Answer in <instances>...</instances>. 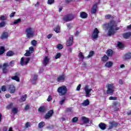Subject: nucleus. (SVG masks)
I'll return each instance as SVG.
<instances>
[{
    "label": "nucleus",
    "mask_w": 131,
    "mask_h": 131,
    "mask_svg": "<svg viewBox=\"0 0 131 131\" xmlns=\"http://www.w3.org/2000/svg\"><path fill=\"white\" fill-rule=\"evenodd\" d=\"M66 100V98L63 97V99L59 101L60 105H63V104H64V102H65Z\"/></svg>",
    "instance_id": "c03bdc74"
},
{
    "label": "nucleus",
    "mask_w": 131,
    "mask_h": 131,
    "mask_svg": "<svg viewBox=\"0 0 131 131\" xmlns=\"http://www.w3.org/2000/svg\"><path fill=\"white\" fill-rule=\"evenodd\" d=\"M68 51L69 53H72V48H69Z\"/></svg>",
    "instance_id": "774afa93"
},
{
    "label": "nucleus",
    "mask_w": 131,
    "mask_h": 131,
    "mask_svg": "<svg viewBox=\"0 0 131 131\" xmlns=\"http://www.w3.org/2000/svg\"><path fill=\"white\" fill-rule=\"evenodd\" d=\"M54 114V110H51L48 112L46 114L45 116V119H49V118H51L52 116H53V115Z\"/></svg>",
    "instance_id": "ddd939ff"
},
{
    "label": "nucleus",
    "mask_w": 131,
    "mask_h": 131,
    "mask_svg": "<svg viewBox=\"0 0 131 131\" xmlns=\"http://www.w3.org/2000/svg\"><path fill=\"white\" fill-rule=\"evenodd\" d=\"M1 91L2 92H6L7 91V86L6 85H2L1 86Z\"/></svg>",
    "instance_id": "a18cd8bd"
},
{
    "label": "nucleus",
    "mask_w": 131,
    "mask_h": 131,
    "mask_svg": "<svg viewBox=\"0 0 131 131\" xmlns=\"http://www.w3.org/2000/svg\"><path fill=\"white\" fill-rule=\"evenodd\" d=\"M13 103H10L9 105H8L6 107L7 109H12L13 108Z\"/></svg>",
    "instance_id": "de8ad7c7"
},
{
    "label": "nucleus",
    "mask_w": 131,
    "mask_h": 131,
    "mask_svg": "<svg viewBox=\"0 0 131 131\" xmlns=\"http://www.w3.org/2000/svg\"><path fill=\"white\" fill-rule=\"evenodd\" d=\"M20 22H21V18H18L14 21L13 24L14 25L18 24V23H20Z\"/></svg>",
    "instance_id": "79ce46f5"
},
{
    "label": "nucleus",
    "mask_w": 131,
    "mask_h": 131,
    "mask_svg": "<svg viewBox=\"0 0 131 131\" xmlns=\"http://www.w3.org/2000/svg\"><path fill=\"white\" fill-rule=\"evenodd\" d=\"M15 14H16V12H15L11 13L10 14V15H9L10 18L14 17V16H15Z\"/></svg>",
    "instance_id": "e2e57ef3"
},
{
    "label": "nucleus",
    "mask_w": 131,
    "mask_h": 131,
    "mask_svg": "<svg viewBox=\"0 0 131 131\" xmlns=\"http://www.w3.org/2000/svg\"><path fill=\"white\" fill-rule=\"evenodd\" d=\"M60 29L61 28L60 27V26H57L56 27L54 28V31H55L56 33H59L60 32Z\"/></svg>",
    "instance_id": "473e14b6"
},
{
    "label": "nucleus",
    "mask_w": 131,
    "mask_h": 131,
    "mask_svg": "<svg viewBox=\"0 0 131 131\" xmlns=\"http://www.w3.org/2000/svg\"><path fill=\"white\" fill-rule=\"evenodd\" d=\"M52 100H53V97H52V96L49 95L47 99L48 102H50V101H52Z\"/></svg>",
    "instance_id": "6e6d98bb"
},
{
    "label": "nucleus",
    "mask_w": 131,
    "mask_h": 131,
    "mask_svg": "<svg viewBox=\"0 0 131 131\" xmlns=\"http://www.w3.org/2000/svg\"><path fill=\"white\" fill-rule=\"evenodd\" d=\"M81 88V84H79L77 87V89H76V91H80V88Z\"/></svg>",
    "instance_id": "680f3d73"
},
{
    "label": "nucleus",
    "mask_w": 131,
    "mask_h": 131,
    "mask_svg": "<svg viewBox=\"0 0 131 131\" xmlns=\"http://www.w3.org/2000/svg\"><path fill=\"white\" fill-rule=\"evenodd\" d=\"M9 63H4L3 65L2 71L3 73L4 74H7L8 72H9V70L8 69V67H9Z\"/></svg>",
    "instance_id": "f8f14e48"
},
{
    "label": "nucleus",
    "mask_w": 131,
    "mask_h": 131,
    "mask_svg": "<svg viewBox=\"0 0 131 131\" xmlns=\"http://www.w3.org/2000/svg\"><path fill=\"white\" fill-rule=\"evenodd\" d=\"M6 52V49L4 46L0 47V55H3Z\"/></svg>",
    "instance_id": "2f4dec72"
},
{
    "label": "nucleus",
    "mask_w": 131,
    "mask_h": 131,
    "mask_svg": "<svg viewBox=\"0 0 131 131\" xmlns=\"http://www.w3.org/2000/svg\"><path fill=\"white\" fill-rule=\"evenodd\" d=\"M99 33H100V31H99L98 28H95L91 36L93 40H94V39H98V38L99 37Z\"/></svg>",
    "instance_id": "39448f33"
},
{
    "label": "nucleus",
    "mask_w": 131,
    "mask_h": 131,
    "mask_svg": "<svg viewBox=\"0 0 131 131\" xmlns=\"http://www.w3.org/2000/svg\"><path fill=\"white\" fill-rule=\"evenodd\" d=\"M77 121H78V118L77 117H75L72 119V122L75 123Z\"/></svg>",
    "instance_id": "ea45409f"
},
{
    "label": "nucleus",
    "mask_w": 131,
    "mask_h": 131,
    "mask_svg": "<svg viewBox=\"0 0 131 131\" xmlns=\"http://www.w3.org/2000/svg\"><path fill=\"white\" fill-rule=\"evenodd\" d=\"M84 90L85 92V97H90V95H91V92L93 91V89H89V85H86L85 86Z\"/></svg>",
    "instance_id": "2eb2a0df"
},
{
    "label": "nucleus",
    "mask_w": 131,
    "mask_h": 131,
    "mask_svg": "<svg viewBox=\"0 0 131 131\" xmlns=\"http://www.w3.org/2000/svg\"><path fill=\"white\" fill-rule=\"evenodd\" d=\"M5 97L7 98H11V95L9 94H6Z\"/></svg>",
    "instance_id": "69168bd1"
},
{
    "label": "nucleus",
    "mask_w": 131,
    "mask_h": 131,
    "mask_svg": "<svg viewBox=\"0 0 131 131\" xmlns=\"http://www.w3.org/2000/svg\"><path fill=\"white\" fill-rule=\"evenodd\" d=\"M68 28H69V29H71V24H68L67 25Z\"/></svg>",
    "instance_id": "338daca9"
},
{
    "label": "nucleus",
    "mask_w": 131,
    "mask_h": 131,
    "mask_svg": "<svg viewBox=\"0 0 131 131\" xmlns=\"http://www.w3.org/2000/svg\"><path fill=\"white\" fill-rule=\"evenodd\" d=\"M27 98V95L25 94V95H23L22 96H21L20 99H18V101L19 102H25Z\"/></svg>",
    "instance_id": "a878e982"
},
{
    "label": "nucleus",
    "mask_w": 131,
    "mask_h": 131,
    "mask_svg": "<svg viewBox=\"0 0 131 131\" xmlns=\"http://www.w3.org/2000/svg\"><path fill=\"white\" fill-rule=\"evenodd\" d=\"M105 67L110 68V67H112V66H113V62L112 61H108L105 63Z\"/></svg>",
    "instance_id": "c85d7f7f"
},
{
    "label": "nucleus",
    "mask_w": 131,
    "mask_h": 131,
    "mask_svg": "<svg viewBox=\"0 0 131 131\" xmlns=\"http://www.w3.org/2000/svg\"><path fill=\"white\" fill-rule=\"evenodd\" d=\"M81 119L84 124H88V123H90V119L89 118L82 117Z\"/></svg>",
    "instance_id": "412c9836"
},
{
    "label": "nucleus",
    "mask_w": 131,
    "mask_h": 131,
    "mask_svg": "<svg viewBox=\"0 0 131 131\" xmlns=\"http://www.w3.org/2000/svg\"><path fill=\"white\" fill-rule=\"evenodd\" d=\"M66 112H72V108H67L66 109Z\"/></svg>",
    "instance_id": "4d7b16f0"
},
{
    "label": "nucleus",
    "mask_w": 131,
    "mask_h": 131,
    "mask_svg": "<svg viewBox=\"0 0 131 131\" xmlns=\"http://www.w3.org/2000/svg\"><path fill=\"white\" fill-rule=\"evenodd\" d=\"M75 17V16L73 14H68L63 17V20L65 22H69L70 21H72V19Z\"/></svg>",
    "instance_id": "423d86ee"
},
{
    "label": "nucleus",
    "mask_w": 131,
    "mask_h": 131,
    "mask_svg": "<svg viewBox=\"0 0 131 131\" xmlns=\"http://www.w3.org/2000/svg\"><path fill=\"white\" fill-rule=\"evenodd\" d=\"M109 124L111 125L109 126L108 128H107L108 130H110V129H112L114 127H117V126H119L120 124L116 121H113L109 122Z\"/></svg>",
    "instance_id": "0eeeda50"
},
{
    "label": "nucleus",
    "mask_w": 131,
    "mask_h": 131,
    "mask_svg": "<svg viewBox=\"0 0 131 131\" xmlns=\"http://www.w3.org/2000/svg\"><path fill=\"white\" fill-rule=\"evenodd\" d=\"M123 38L125 39H128L129 38L130 36H131V32H125L122 35Z\"/></svg>",
    "instance_id": "aec40b11"
},
{
    "label": "nucleus",
    "mask_w": 131,
    "mask_h": 131,
    "mask_svg": "<svg viewBox=\"0 0 131 131\" xmlns=\"http://www.w3.org/2000/svg\"><path fill=\"white\" fill-rule=\"evenodd\" d=\"M6 21H2L1 23H0V28L2 27H5L6 26Z\"/></svg>",
    "instance_id": "37998d69"
},
{
    "label": "nucleus",
    "mask_w": 131,
    "mask_h": 131,
    "mask_svg": "<svg viewBox=\"0 0 131 131\" xmlns=\"http://www.w3.org/2000/svg\"><path fill=\"white\" fill-rule=\"evenodd\" d=\"M9 38V33L7 31H4L2 32L0 38L2 40L8 39Z\"/></svg>",
    "instance_id": "dca6fc26"
},
{
    "label": "nucleus",
    "mask_w": 131,
    "mask_h": 131,
    "mask_svg": "<svg viewBox=\"0 0 131 131\" xmlns=\"http://www.w3.org/2000/svg\"><path fill=\"white\" fill-rule=\"evenodd\" d=\"M108 100H110L111 101L117 100V97L110 96L108 98Z\"/></svg>",
    "instance_id": "603ef678"
},
{
    "label": "nucleus",
    "mask_w": 131,
    "mask_h": 131,
    "mask_svg": "<svg viewBox=\"0 0 131 131\" xmlns=\"http://www.w3.org/2000/svg\"><path fill=\"white\" fill-rule=\"evenodd\" d=\"M118 47H119V49H123L124 48V45L122 43V42L120 41L118 42Z\"/></svg>",
    "instance_id": "f704fd0d"
},
{
    "label": "nucleus",
    "mask_w": 131,
    "mask_h": 131,
    "mask_svg": "<svg viewBox=\"0 0 131 131\" xmlns=\"http://www.w3.org/2000/svg\"><path fill=\"white\" fill-rule=\"evenodd\" d=\"M129 59H131V53L127 52L123 55V59L124 61H126V60H128Z\"/></svg>",
    "instance_id": "a211bd4d"
},
{
    "label": "nucleus",
    "mask_w": 131,
    "mask_h": 131,
    "mask_svg": "<svg viewBox=\"0 0 131 131\" xmlns=\"http://www.w3.org/2000/svg\"><path fill=\"white\" fill-rule=\"evenodd\" d=\"M103 26L108 28V36H112V35H114L115 34V30H119L120 28L117 27V24L115 20H112L109 23L105 24Z\"/></svg>",
    "instance_id": "f257e3e1"
},
{
    "label": "nucleus",
    "mask_w": 131,
    "mask_h": 131,
    "mask_svg": "<svg viewBox=\"0 0 131 131\" xmlns=\"http://www.w3.org/2000/svg\"><path fill=\"white\" fill-rule=\"evenodd\" d=\"M105 19H106L107 20H109V19H113L114 18V17H113V16H112L110 14H107L105 16Z\"/></svg>",
    "instance_id": "4c0bfd02"
},
{
    "label": "nucleus",
    "mask_w": 131,
    "mask_h": 131,
    "mask_svg": "<svg viewBox=\"0 0 131 131\" xmlns=\"http://www.w3.org/2000/svg\"><path fill=\"white\" fill-rule=\"evenodd\" d=\"M113 53H114L113 50L111 49H109L107 50V51L106 52V54H107V55L108 56V57H110L112 56L113 55Z\"/></svg>",
    "instance_id": "bb28decb"
},
{
    "label": "nucleus",
    "mask_w": 131,
    "mask_h": 131,
    "mask_svg": "<svg viewBox=\"0 0 131 131\" xmlns=\"http://www.w3.org/2000/svg\"><path fill=\"white\" fill-rule=\"evenodd\" d=\"M52 37L53 34H49L47 35V38H48V39H50V38H52Z\"/></svg>",
    "instance_id": "052dcab7"
},
{
    "label": "nucleus",
    "mask_w": 131,
    "mask_h": 131,
    "mask_svg": "<svg viewBox=\"0 0 131 131\" xmlns=\"http://www.w3.org/2000/svg\"><path fill=\"white\" fill-rule=\"evenodd\" d=\"M31 44L33 47H36V45H37V41H36V40H33L31 41Z\"/></svg>",
    "instance_id": "e433bc0d"
},
{
    "label": "nucleus",
    "mask_w": 131,
    "mask_h": 131,
    "mask_svg": "<svg viewBox=\"0 0 131 131\" xmlns=\"http://www.w3.org/2000/svg\"><path fill=\"white\" fill-rule=\"evenodd\" d=\"M80 17L82 19H86V18L88 17V13H86L85 12H81L80 13Z\"/></svg>",
    "instance_id": "b1692460"
},
{
    "label": "nucleus",
    "mask_w": 131,
    "mask_h": 131,
    "mask_svg": "<svg viewBox=\"0 0 131 131\" xmlns=\"http://www.w3.org/2000/svg\"><path fill=\"white\" fill-rule=\"evenodd\" d=\"M29 61H30V58L27 57L26 59L24 57H21L20 61V64L21 66H24V65H27L28 63H29Z\"/></svg>",
    "instance_id": "6e6552de"
},
{
    "label": "nucleus",
    "mask_w": 131,
    "mask_h": 131,
    "mask_svg": "<svg viewBox=\"0 0 131 131\" xmlns=\"http://www.w3.org/2000/svg\"><path fill=\"white\" fill-rule=\"evenodd\" d=\"M45 125H46V123H45V122H43V121L40 122L38 124V126L39 128H42V127L43 126H45Z\"/></svg>",
    "instance_id": "7c9ffc66"
},
{
    "label": "nucleus",
    "mask_w": 131,
    "mask_h": 131,
    "mask_svg": "<svg viewBox=\"0 0 131 131\" xmlns=\"http://www.w3.org/2000/svg\"><path fill=\"white\" fill-rule=\"evenodd\" d=\"M98 126L102 130H105L106 129V124L104 123H100L99 124Z\"/></svg>",
    "instance_id": "5701e85b"
},
{
    "label": "nucleus",
    "mask_w": 131,
    "mask_h": 131,
    "mask_svg": "<svg viewBox=\"0 0 131 131\" xmlns=\"http://www.w3.org/2000/svg\"><path fill=\"white\" fill-rule=\"evenodd\" d=\"M119 84H121V85L123 84V81L122 80V79L119 80Z\"/></svg>",
    "instance_id": "0e129e2a"
},
{
    "label": "nucleus",
    "mask_w": 131,
    "mask_h": 131,
    "mask_svg": "<svg viewBox=\"0 0 131 131\" xmlns=\"http://www.w3.org/2000/svg\"><path fill=\"white\" fill-rule=\"evenodd\" d=\"M30 108V106L29 105L27 104L25 107V110H29V108Z\"/></svg>",
    "instance_id": "bf43d9fd"
},
{
    "label": "nucleus",
    "mask_w": 131,
    "mask_h": 131,
    "mask_svg": "<svg viewBox=\"0 0 131 131\" xmlns=\"http://www.w3.org/2000/svg\"><path fill=\"white\" fill-rule=\"evenodd\" d=\"M12 112L13 113V114H17L18 113V108L13 107L12 110Z\"/></svg>",
    "instance_id": "58836bf2"
},
{
    "label": "nucleus",
    "mask_w": 131,
    "mask_h": 131,
    "mask_svg": "<svg viewBox=\"0 0 131 131\" xmlns=\"http://www.w3.org/2000/svg\"><path fill=\"white\" fill-rule=\"evenodd\" d=\"M119 102L118 101H115L113 103V106H115V107H116V106H117L118 105Z\"/></svg>",
    "instance_id": "13d9d810"
},
{
    "label": "nucleus",
    "mask_w": 131,
    "mask_h": 131,
    "mask_svg": "<svg viewBox=\"0 0 131 131\" xmlns=\"http://www.w3.org/2000/svg\"><path fill=\"white\" fill-rule=\"evenodd\" d=\"M49 62H50V58H49L48 56H45V58H43L42 67H46Z\"/></svg>",
    "instance_id": "f3484780"
},
{
    "label": "nucleus",
    "mask_w": 131,
    "mask_h": 131,
    "mask_svg": "<svg viewBox=\"0 0 131 131\" xmlns=\"http://www.w3.org/2000/svg\"><path fill=\"white\" fill-rule=\"evenodd\" d=\"M109 60V57L107 55H104L101 58V61L103 62H107Z\"/></svg>",
    "instance_id": "c756f323"
},
{
    "label": "nucleus",
    "mask_w": 131,
    "mask_h": 131,
    "mask_svg": "<svg viewBox=\"0 0 131 131\" xmlns=\"http://www.w3.org/2000/svg\"><path fill=\"white\" fill-rule=\"evenodd\" d=\"M90 105V100L89 99L85 100L82 103V105L85 106H89Z\"/></svg>",
    "instance_id": "cd10ccee"
},
{
    "label": "nucleus",
    "mask_w": 131,
    "mask_h": 131,
    "mask_svg": "<svg viewBox=\"0 0 131 131\" xmlns=\"http://www.w3.org/2000/svg\"><path fill=\"white\" fill-rule=\"evenodd\" d=\"M15 60H12L10 62L9 66H10V67H14L15 65Z\"/></svg>",
    "instance_id": "a19ab883"
},
{
    "label": "nucleus",
    "mask_w": 131,
    "mask_h": 131,
    "mask_svg": "<svg viewBox=\"0 0 131 131\" xmlns=\"http://www.w3.org/2000/svg\"><path fill=\"white\" fill-rule=\"evenodd\" d=\"M56 80L58 82H64L65 81V75H61L57 77Z\"/></svg>",
    "instance_id": "6ab92c4d"
},
{
    "label": "nucleus",
    "mask_w": 131,
    "mask_h": 131,
    "mask_svg": "<svg viewBox=\"0 0 131 131\" xmlns=\"http://www.w3.org/2000/svg\"><path fill=\"white\" fill-rule=\"evenodd\" d=\"M95 54V52L94 51H91L89 54L87 56V58H92L93 56Z\"/></svg>",
    "instance_id": "c9c22d12"
},
{
    "label": "nucleus",
    "mask_w": 131,
    "mask_h": 131,
    "mask_svg": "<svg viewBox=\"0 0 131 131\" xmlns=\"http://www.w3.org/2000/svg\"><path fill=\"white\" fill-rule=\"evenodd\" d=\"M79 57H80L81 60H83V59H84V56L82 54V52H80L79 53Z\"/></svg>",
    "instance_id": "864d4df0"
},
{
    "label": "nucleus",
    "mask_w": 131,
    "mask_h": 131,
    "mask_svg": "<svg viewBox=\"0 0 131 131\" xmlns=\"http://www.w3.org/2000/svg\"><path fill=\"white\" fill-rule=\"evenodd\" d=\"M37 77H38V76L37 75H34V77L33 78V81L34 82H35V81L37 80Z\"/></svg>",
    "instance_id": "8fccbe9b"
},
{
    "label": "nucleus",
    "mask_w": 131,
    "mask_h": 131,
    "mask_svg": "<svg viewBox=\"0 0 131 131\" xmlns=\"http://www.w3.org/2000/svg\"><path fill=\"white\" fill-rule=\"evenodd\" d=\"M20 73L16 72L14 76L11 77L12 80H15L17 82H20Z\"/></svg>",
    "instance_id": "9d476101"
},
{
    "label": "nucleus",
    "mask_w": 131,
    "mask_h": 131,
    "mask_svg": "<svg viewBox=\"0 0 131 131\" xmlns=\"http://www.w3.org/2000/svg\"><path fill=\"white\" fill-rule=\"evenodd\" d=\"M54 3H55V0H48V5H52V4H54Z\"/></svg>",
    "instance_id": "5fc2aeb1"
},
{
    "label": "nucleus",
    "mask_w": 131,
    "mask_h": 131,
    "mask_svg": "<svg viewBox=\"0 0 131 131\" xmlns=\"http://www.w3.org/2000/svg\"><path fill=\"white\" fill-rule=\"evenodd\" d=\"M13 55H14V52L11 50L9 51L6 53V56H7V57H12V56H13Z\"/></svg>",
    "instance_id": "72a5a7b5"
},
{
    "label": "nucleus",
    "mask_w": 131,
    "mask_h": 131,
    "mask_svg": "<svg viewBox=\"0 0 131 131\" xmlns=\"http://www.w3.org/2000/svg\"><path fill=\"white\" fill-rule=\"evenodd\" d=\"M26 52L25 56H26V57H29V56L34 52V48L33 47L31 46L29 47V50H26Z\"/></svg>",
    "instance_id": "9b49d317"
},
{
    "label": "nucleus",
    "mask_w": 131,
    "mask_h": 131,
    "mask_svg": "<svg viewBox=\"0 0 131 131\" xmlns=\"http://www.w3.org/2000/svg\"><path fill=\"white\" fill-rule=\"evenodd\" d=\"M57 49H58V50H62V49H63V45H62V44L57 45Z\"/></svg>",
    "instance_id": "3c124183"
},
{
    "label": "nucleus",
    "mask_w": 131,
    "mask_h": 131,
    "mask_svg": "<svg viewBox=\"0 0 131 131\" xmlns=\"http://www.w3.org/2000/svg\"><path fill=\"white\" fill-rule=\"evenodd\" d=\"M38 111H39V112H41V113H45L46 111H47V107L45 106H40L39 108Z\"/></svg>",
    "instance_id": "393cba45"
},
{
    "label": "nucleus",
    "mask_w": 131,
    "mask_h": 131,
    "mask_svg": "<svg viewBox=\"0 0 131 131\" xmlns=\"http://www.w3.org/2000/svg\"><path fill=\"white\" fill-rule=\"evenodd\" d=\"M8 92L10 94H14L16 92V87L13 84H10L8 86Z\"/></svg>",
    "instance_id": "1a4fd4ad"
},
{
    "label": "nucleus",
    "mask_w": 131,
    "mask_h": 131,
    "mask_svg": "<svg viewBox=\"0 0 131 131\" xmlns=\"http://www.w3.org/2000/svg\"><path fill=\"white\" fill-rule=\"evenodd\" d=\"M60 57H61V53H60V52L57 53L56 54V55H55V59H59V58H60Z\"/></svg>",
    "instance_id": "09e8293b"
},
{
    "label": "nucleus",
    "mask_w": 131,
    "mask_h": 131,
    "mask_svg": "<svg viewBox=\"0 0 131 131\" xmlns=\"http://www.w3.org/2000/svg\"><path fill=\"white\" fill-rule=\"evenodd\" d=\"M25 32L26 33V36L27 38H33L34 36V30L31 27L27 28Z\"/></svg>",
    "instance_id": "7ed1b4c3"
},
{
    "label": "nucleus",
    "mask_w": 131,
    "mask_h": 131,
    "mask_svg": "<svg viewBox=\"0 0 131 131\" xmlns=\"http://www.w3.org/2000/svg\"><path fill=\"white\" fill-rule=\"evenodd\" d=\"M73 43V37H70L69 39L67 42V47H71V45Z\"/></svg>",
    "instance_id": "4be33fe9"
},
{
    "label": "nucleus",
    "mask_w": 131,
    "mask_h": 131,
    "mask_svg": "<svg viewBox=\"0 0 131 131\" xmlns=\"http://www.w3.org/2000/svg\"><path fill=\"white\" fill-rule=\"evenodd\" d=\"M6 20H7V17L5 16L4 15H1L0 17V20L5 21Z\"/></svg>",
    "instance_id": "49530a36"
},
{
    "label": "nucleus",
    "mask_w": 131,
    "mask_h": 131,
    "mask_svg": "<svg viewBox=\"0 0 131 131\" xmlns=\"http://www.w3.org/2000/svg\"><path fill=\"white\" fill-rule=\"evenodd\" d=\"M98 11V3H95L91 8V14H96Z\"/></svg>",
    "instance_id": "4468645a"
},
{
    "label": "nucleus",
    "mask_w": 131,
    "mask_h": 131,
    "mask_svg": "<svg viewBox=\"0 0 131 131\" xmlns=\"http://www.w3.org/2000/svg\"><path fill=\"white\" fill-rule=\"evenodd\" d=\"M106 88L107 89L106 91L107 95H108V96H111V95H113L114 94V92L115 91V85L114 84H107Z\"/></svg>",
    "instance_id": "f03ea898"
},
{
    "label": "nucleus",
    "mask_w": 131,
    "mask_h": 131,
    "mask_svg": "<svg viewBox=\"0 0 131 131\" xmlns=\"http://www.w3.org/2000/svg\"><path fill=\"white\" fill-rule=\"evenodd\" d=\"M67 87L65 85H62L59 87L57 89V92L58 93L59 96H65L67 94Z\"/></svg>",
    "instance_id": "20e7f679"
}]
</instances>
